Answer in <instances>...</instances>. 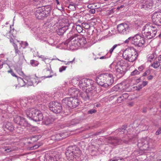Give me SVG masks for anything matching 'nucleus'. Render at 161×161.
I'll use <instances>...</instances> for the list:
<instances>
[{"label":"nucleus","mask_w":161,"mask_h":161,"mask_svg":"<svg viewBox=\"0 0 161 161\" xmlns=\"http://www.w3.org/2000/svg\"><path fill=\"white\" fill-rule=\"evenodd\" d=\"M5 128L10 131H12L14 129V127L12 123L8 122L5 125Z\"/></svg>","instance_id":"nucleus-32"},{"label":"nucleus","mask_w":161,"mask_h":161,"mask_svg":"<svg viewBox=\"0 0 161 161\" xmlns=\"http://www.w3.org/2000/svg\"><path fill=\"white\" fill-rule=\"evenodd\" d=\"M53 121V119L51 118V117H46L43 121V122L45 125H48L51 124Z\"/></svg>","instance_id":"nucleus-30"},{"label":"nucleus","mask_w":161,"mask_h":161,"mask_svg":"<svg viewBox=\"0 0 161 161\" xmlns=\"http://www.w3.org/2000/svg\"><path fill=\"white\" fill-rule=\"evenodd\" d=\"M81 97L85 101L91 100L93 97L92 91L86 89L80 94Z\"/></svg>","instance_id":"nucleus-15"},{"label":"nucleus","mask_w":161,"mask_h":161,"mask_svg":"<svg viewBox=\"0 0 161 161\" xmlns=\"http://www.w3.org/2000/svg\"><path fill=\"white\" fill-rule=\"evenodd\" d=\"M161 133V127H159L156 132V135H158Z\"/></svg>","instance_id":"nucleus-54"},{"label":"nucleus","mask_w":161,"mask_h":161,"mask_svg":"<svg viewBox=\"0 0 161 161\" xmlns=\"http://www.w3.org/2000/svg\"><path fill=\"white\" fill-rule=\"evenodd\" d=\"M125 62L123 61H121L118 63V65L115 67V70L117 75H121L122 76L125 74Z\"/></svg>","instance_id":"nucleus-13"},{"label":"nucleus","mask_w":161,"mask_h":161,"mask_svg":"<svg viewBox=\"0 0 161 161\" xmlns=\"http://www.w3.org/2000/svg\"><path fill=\"white\" fill-rule=\"evenodd\" d=\"M3 65V60H0V68L2 67Z\"/></svg>","instance_id":"nucleus-61"},{"label":"nucleus","mask_w":161,"mask_h":161,"mask_svg":"<svg viewBox=\"0 0 161 161\" xmlns=\"http://www.w3.org/2000/svg\"><path fill=\"white\" fill-rule=\"evenodd\" d=\"M13 45L15 50L16 56L18 55L20 58H21L22 59H24V57L22 51H21L18 49L17 45L15 43H13Z\"/></svg>","instance_id":"nucleus-24"},{"label":"nucleus","mask_w":161,"mask_h":161,"mask_svg":"<svg viewBox=\"0 0 161 161\" xmlns=\"http://www.w3.org/2000/svg\"><path fill=\"white\" fill-rule=\"evenodd\" d=\"M82 26L86 29H88L90 27V25L89 24L87 23H83L81 24Z\"/></svg>","instance_id":"nucleus-39"},{"label":"nucleus","mask_w":161,"mask_h":161,"mask_svg":"<svg viewBox=\"0 0 161 161\" xmlns=\"http://www.w3.org/2000/svg\"><path fill=\"white\" fill-rule=\"evenodd\" d=\"M132 39V37H129L127 39L125 40V41L124 42L125 43H128L129 42V41H130V43H131V41Z\"/></svg>","instance_id":"nucleus-51"},{"label":"nucleus","mask_w":161,"mask_h":161,"mask_svg":"<svg viewBox=\"0 0 161 161\" xmlns=\"http://www.w3.org/2000/svg\"><path fill=\"white\" fill-rule=\"evenodd\" d=\"M19 81L21 86H23L25 85H27V86L33 85L31 79L28 77H26L24 79L19 78Z\"/></svg>","instance_id":"nucleus-17"},{"label":"nucleus","mask_w":161,"mask_h":161,"mask_svg":"<svg viewBox=\"0 0 161 161\" xmlns=\"http://www.w3.org/2000/svg\"><path fill=\"white\" fill-rule=\"evenodd\" d=\"M18 72L19 74L20 75L22 76L24 75L23 72L20 70H19Z\"/></svg>","instance_id":"nucleus-60"},{"label":"nucleus","mask_w":161,"mask_h":161,"mask_svg":"<svg viewBox=\"0 0 161 161\" xmlns=\"http://www.w3.org/2000/svg\"><path fill=\"white\" fill-rule=\"evenodd\" d=\"M55 3L58 5L59 4V2L58 0H55Z\"/></svg>","instance_id":"nucleus-63"},{"label":"nucleus","mask_w":161,"mask_h":161,"mask_svg":"<svg viewBox=\"0 0 161 161\" xmlns=\"http://www.w3.org/2000/svg\"><path fill=\"white\" fill-rule=\"evenodd\" d=\"M145 42L144 38L138 34H136L132 37L131 44L136 46L141 47L144 44Z\"/></svg>","instance_id":"nucleus-9"},{"label":"nucleus","mask_w":161,"mask_h":161,"mask_svg":"<svg viewBox=\"0 0 161 161\" xmlns=\"http://www.w3.org/2000/svg\"><path fill=\"white\" fill-rule=\"evenodd\" d=\"M89 12L91 14H94L95 12V10L94 9H91L89 10Z\"/></svg>","instance_id":"nucleus-57"},{"label":"nucleus","mask_w":161,"mask_h":161,"mask_svg":"<svg viewBox=\"0 0 161 161\" xmlns=\"http://www.w3.org/2000/svg\"><path fill=\"white\" fill-rule=\"evenodd\" d=\"M75 59V58H74L72 61H68L67 62V63H65V64H69L70 63H73L74 62ZM58 60L60 61V60H59V59H58ZM60 61H61L62 62H64L65 63V62H66L65 61H63H63L60 60Z\"/></svg>","instance_id":"nucleus-53"},{"label":"nucleus","mask_w":161,"mask_h":161,"mask_svg":"<svg viewBox=\"0 0 161 161\" xmlns=\"http://www.w3.org/2000/svg\"><path fill=\"white\" fill-rule=\"evenodd\" d=\"M90 80L86 78L83 79L79 82V85L80 88L83 89L89 86Z\"/></svg>","instance_id":"nucleus-20"},{"label":"nucleus","mask_w":161,"mask_h":161,"mask_svg":"<svg viewBox=\"0 0 161 161\" xmlns=\"http://www.w3.org/2000/svg\"><path fill=\"white\" fill-rule=\"evenodd\" d=\"M38 57L39 58H41L42 59V60L43 61H45V60L47 59V58H46L44 56L42 55L39 56H38Z\"/></svg>","instance_id":"nucleus-56"},{"label":"nucleus","mask_w":161,"mask_h":161,"mask_svg":"<svg viewBox=\"0 0 161 161\" xmlns=\"http://www.w3.org/2000/svg\"><path fill=\"white\" fill-rule=\"evenodd\" d=\"M158 60H159L160 62H161V54L158 57Z\"/></svg>","instance_id":"nucleus-62"},{"label":"nucleus","mask_w":161,"mask_h":161,"mask_svg":"<svg viewBox=\"0 0 161 161\" xmlns=\"http://www.w3.org/2000/svg\"><path fill=\"white\" fill-rule=\"evenodd\" d=\"M117 46L118 45L117 44H115L113 46V47L111 48L109 51L110 53L111 54L112 53L114 50L116 48Z\"/></svg>","instance_id":"nucleus-45"},{"label":"nucleus","mask_w":161,"mask_h":161,"mask_svg":"<svg viewBox=\"0 0 161 161\" xmlns=\"http://www.w3.org/2000/svg\"><path fill=\"white\" fill-rule=\"evenodd\" d=\"M155 55V54L154 53L148 54L147 56V61L151 62L154 58Z\"/></svg>","instance_id":"nucleus-34"},{"label":"nucleus","mask_w":161,"mask_h":161,"mask_svg":"<svg viewBox=\"0 0 161 161\" xmlns=\"http://www.w3.org/2000/svg\"><path fill=\"white\" fill-rule=\"evenodd\" d=\"M129 95L127 93L123 94L122 95L118 97L117 99V101L119 103H121L122 101L126 99L129 97Z\"/></svg>","instance_id":"nucleus-29"},{"label":"nucleus","mask_w":161,"mask_h":161,"mask_svg":"<svg viewBox=\"0 0 161 161\" xmlns=\"http://www.w3.org/2000/svg\"><path fill=\"white\" fill-rule=\"evenodd\" d=\"M150 141L151 140L149 137L142 138L138 140L137 146L142 150H150L149 147Z\"/></svg>","instance_id":"nucleus-7"},{"label":"nucleus","mask_w":161,"mask_h":161,"mask_svg":"<svg viewBox=\"0 0 161 161\" xmlns=\"http://www.w3.org/2000/svg\"><path fill=\"white\" fill-rule=\"evenodd\" d=\"M4 150L5 151H6L8 153L13 151V149L12 148H8L6 147L4 149Z\"/></svg>","instance_id":"nucleus-48"},{"label":"nucleus","mask_w":161,"mask_h":161,"mask_svg":"<svg viewBox=\"0 0 161 161\" xmlns=\"http://www.w3.org/2000/svg\"><path fill=\"white\" fill-rule=\"evenodd\" d=\"M68 39L65 42V44H67V46H69L70 49L74 50L77 49L79 47L78 35L77 34H70V36L67 35Z\"/></svg>","instance_id":"nucleus-4"},{"label":"nucleus","mask_w":161,"mask_h":161,"mask_svg":"<svg viewBox=\"0 0 161 161\" xmlns=\"http://www.w3.org/2000/svg\"><path fill=\"white\" fill-rule=\"evenodd\" d=\"M107 76L105 75L104 74H101L97 76L96 79L97 83L102 86L105 88L106 81L105 78H107Z\"/></svg>","instance_id":"nucleus-16"},{"label":"nucleus","mask_w":161,"mask_h":161,"mask_svg":"<svg viewBox=\"0 0 161 161\" xmlns=\"http://www.w3.org/2000/svg\"><path fill=\"white\" fill-rule=\"evenodd\" d=\"M30 63L33 67L36 66L39 64V63L37 61L34 60H31Z\"/></svg>","instance_id":"nucleus-36"},{"label":"nucleus","mask_w":161,"mask_h":161,"mask_svg":"<svg viewBox=\"0 0 161 161\" xmlns=\"http://www.w3.org/2000/svg\"><path fill=\"white\" fill-rule=\"evenodd\" d=\"M140 73L139 71L137 69H135L134 71L131 72L130 75L132 76L135 75L139 74Z\"/></svg>","instance_id":"nucleus-41"},{"label":"nucleus","mask_w":161,"mask_h":161,"mask_svg":"<svg viewBox=\"0 0 161 161\" xmlns=\"http://www.w3.org/2000/svg\"><path fill=\"white\" fill-rule=\"evenodd\" d=\"M126 88L124 87V86L121 84H119L118 85H117L115 86H114L111 89V91H117L119 90H126Z\"/></svg>","instance_id":"nucleus-27"},{"label":"nucleus","mask_w":161,"mask_h":161,"mask_svg":"<svg viewBox=\"0 0 161 161\" xmlns=\"http://www.w3.org/2000/svg\"><path fill=\"white\" fill-rule=\"evenodd\" d=\"M10 30L9 31V32L8 34H7V36H9L10 38H11V39H10V42H13V39L12 36L11 35H12L13 37H14L15 35V33H16V31H15L14 29V28H13L12 30H11L12 29V26L10 25Z\"/></svg>","instance_id":"nucleus-28"},{"label":"nucleus","mask_w":161,"mask_h":161,"mask_svg":"<svg viewBox=\"0 0 161 161\" xmlns=\"http://www.w3.org/2000/svg\"><path fill=\"white\" fill-rule=\"evenodd\" d=\"M152 19L154 24L159 26H161V12H155L152 14Z\"/></svg>","instance_id":"nucleus-11"},{"label":"nucleus","mask_w":161,"mask_h":161,"mask_svg":"<svg viewBox=\"0 0 161 161\" xmlns=\"http://www.w3.org/2000/svg\"><path fill=\"white\" fill-rule=\"evenodd\" d=\"M8 73H10L11 74V75L14 76V77H15L16 78H17V79H18V80H19V79L18 78V76L15 74L13 72V71H12V70H10L9 71H8Z\"/></svg>","instance_id":"nucleus-44"},{"label":"nucleus","mask_w":161,"mask_h":161,"mask_svg":"<svg viewBox=\"0 0 161 161\" xmlns=\"http://www.w3.org/2000/svg\"><path fill=\"white\" fill-rule=\"evenodd\" d=\"M125 126H123L122 127V128H119L118 129V131L120 133V134L124 133L125 131H126L125 130Z\"/></svg>","instance_id":"nucleus-40"},{"label":"nucleus","mask_w":161,"mask_h":161,"mask_svg":"<svg viewBox=\"0 0 161 161\" xmlns=\"http://www.w3.org/2000/svg\"><path fill=\"white\" fill-rule=\"evenodd\" d=\"M157 29L149 24H147L142 28V34L143 37L148 39L154 37L157 33Z\"/></svg>","instance_id":"nucleus-2"},{"label":"nucleus","mask_w":161,"mask_h":161,"mask_svg":"<svg viewBox=\"0 0 161 161\" xmlns=\"http://www.w3.org/2000/svg\"><path fill=\"white\" fill-rule=\"evenodd\" d=\"M112 160V161H124V160L123 158H115L114 160Z\"/></svg>","instance_id":"nucleus-52"},{"label":"nucleus","mask_w":161,"mask_h":161,"mask_svg":"<svg viewBox=\"0 0 161 161\" xmlns=\"http://www.w3.org/2000/svg\"><path fill=\"white\" fill-rule=\"evenodd\" d=\"M40 146V145L36 144L31 147V150H33L38 148Z\"/></svg>","instance_id":"nucleus-49"},{"label":"nucleus","mask_w":161,"mask_h":161,"mask_svg":"<svg viewBox=\"0 0 161 161\" xmlns=\"http://www.w3.org/2000/svg\"><path fill=\"white\" fill-rule=\"evenodd\" d=\"M69 25H64V26H60L58 29L56 30V32L59 35H62L67 30L69 27Z\"/></svg>","instance_id":"nucleus-21"},{"label":"nucleus","mask_w":161,"mask_h":161,"mask_svg":"<svg viewBox=\"0 0 161 161\" xmlns=\"http://www.w3.org/2000/svg\"><path fill=\"white\" fill-rule=\"evenodd\" d=\"M19 125L21 126L27 127L29 126L30 124L28 123L23 117H22Z\"/></svg>","instance_id":"nucleus-31"},{"label":"nucleus","mask_w":161,"mask_h":161,"mask_svg":"<svg viewBox=\"0 0 161 161\" xmlns=\"http://www.w3.org/2000/svg\"><path fill=\"white\" fill-rule=\"evenodd\" d=\"M66 137L64 133L58 134L53 135L52 136V139L55 141H58L62 140Z\"/></svg>","instance_id":"nucleus-25"},{"label":"nucleus","mask_w":161,"mask_h":161,"mask_svg":"<svg viewBox=\"0 0 161 161\" xmlns=\"http://www.w3.org/2000/svg\"><path fill=\"white\" fill-rule=\"evenodd\" d=\"M67 68L66 66H62L61 67H60L59 68V72H61L65 70L66 68Z\"/></svg>","instance_id":"nucleus-47"},{"label":"nucleus","mask_w":161,"mask_h":161,"mask_svg":"<svg viewBox=\"0 0 161 161\" xmlns=\"http://www.w3.org/2000/svg\"><path fill=\"white\" fill-rule=\"evenodd\" d=\"M69 26L70 27H70L72 28L71 30L68 34V35L69 36H70V34H76V32L80 33L83 31L82 26L79 25H74L73 24H71L69 25Z\"/></svg>","instance_id":"nucleus-14"},{"label":"nucleus","mask_w":161,"mask_h":161,"mask_svg":"<svg viewBox=\"0 0 161 161\" xmlns=\"http://www.w3.org/2000/svg\"><path fill=\"white\" fill-rule=\"evenodd\" d=\"M153 2L152 0H147L143 3L142 8L145 9H148L152 8L153 5Z\"/></svg>","instance_id":"nucleus-22"},{"label":"nucleus","mask_w":161,"mask_h":161,"mask_svg":"<svg viewBox=\"0 0 161 161\" xmlns=\"http://www.w3.org/2000/svg\"><path fill=\"white\" fill-rule=\"evenodd\" d=\"M78 80H77V78H75L72 80V82L75 84V83L77 84L78 83Z\"/></svg>","instance_id":"nucleus-55"},{"label":"nucleus","mask_w":161,"mask_h":161,"mask_svg":"<svg viewBox=\"0 0 161 161\" xmlns=\"http://www.w3.org/2000/svg\"><path fill=\"white\" fill-rule=\"evenodd\" d=\"M122 56L127 61L133 62L136 60L138 55L134 48L130 47L127 48L124 51Z\"/></svg>","instance_id":"nucleus-3"},{"label":"nucleus","mask_w":161,"mask_h":161,"mask_svg":"<svg viewBox=\"0 0 161 161\" xmlns=\"http://www.w3.org/2000/svg\"><path fill=\"white\" fill-rule=\"evenodd\" d=\"M48 107L50 110L55 113H60L62 109V107L60 103L57 102L50 103Z\"/></svg>","instance_id":"nucleus-10"},{"label":"nucleus","mask_w":161,"mask_h":161,"mask_svg":"<svg viewBox=\"0 0 161 161\" xmlns=\"http://www.w3.org/2000/svg\"><path fill=\"white\" fill-rule=\"evenodd\" d=\"M79 93L80 94V93L78 90L74 87L70 88L68 90V94L74 97V98H76Z\"/></svg>","instance_id":"nucleus-23"},{"label":"nucleus","mask_w":161,"mask_h":161,"mask_svg":"<svg viewBox=\"0 0 161 161\" xmlns=\"http://www.w3.org/2000/svg\"><path fill=\"white\" fill-rule=\"evenodd\" d=\"M96 112V110L95 109H91L88 111V113L89 114H92Z\"/></svg>","instance_id":"nucleus-50"},{"label":"nucleus","mask_w":161,"mask_h":161,"mask_svg":"<svg viewBox=\"0 0 161 161\" xmlns=\"http://www.w3.org/2000/svg\"><path fill=\"white\" fill-rule=\"evenodd\" d=\"M147 81H144L142 82V85L139 86V89H141L142 87L145 86L146 85H147Z\"/></svg>","instance_id":"nucleus-43"},{"label":"nucleus","mask_w":161,"mask_h":161,"mask_svg":"<svg viewBox=\"0 0 161 161\" xmlns=\"http://www.w3.org/2000/svg\"><path fill=\"white\" fill-rule=\"evenodd\" d=\"M108 57L106 56L105 55L104 56H102L101 57H100L99 58V59H105L108 58Z\"/></svg>","instance_id":"nucleus-59"},{"label":"nucleus","mask_w":161,"mask_h":161,"mask_svg":"<svg viewBox=\"0 0 161 161\" xmlns=\"http://www.w3.org/2000/svg\"><path fill=\"white\" fill-rule=\"evenodd\" d=\"M42 41H44V42H46V43H48L50 44L49 42L48 41L46 40H42Z\"/></svg>","instance_id":"nucleus-64"},{"label":"nucleus","mask_w":161,"mask_h":161,"mask_svg":"<svg viewBox=\"0 0 161 161\" xmlns=\"http://www.w3.org/2000/svg\"><path fill=\"white\" fill-rule=\"evenodd\" d=\"M118 31L122 34H127L130 31L129 25L126 23H121L117 26Z\"/></svg>","instance_id":"nucleus-12"},{"label":"nucleus","mask_w":161,"mask_h":161,"mask_svg":"<svg viewBox=\"0 0 161 161\" xmlns=\"http://www.w3.org/2000/svg\"><path fill=\"white\" fill-rule=\"evenodd\" d=\"M80 150L79 148L74 146L69 147L66 152V154L67 157H72L75 156L78 157L79 155H80Z\"/></svg>","instance_id":"nucleus-8"},{"label":"nucleus","mask_w":161,"mask_h":161,"mask_svg":"<svg viewBox=\"0 0 161 161\" xmlns=\"http://www.w3.org/2000/svg\"><path fill=\"white\" fill-rule=\"evenodd\" d=\"M27 117L36 122L42 121L43 118L42 113L38 109L34 108H30L26 111Z\"/></svg>","instance_id":"nucleus-1"},{"label":"nucleus","mask_w":161,"mask_h":161,"mask_svg":"<svg viewBox=\"0 0 161 161\" xmlns=\"http://www.w3.org/2000/svg\"><path fill=\"white\" fill-rule=\"evenodd\" d=\"M105 76H107V78H105V88H107L108 86L111 85L114 81V77L113 75L108 73H104Z\"/></svg>","instance_id":"nucleus-18"},{"label":"nucleus","mask_w":161,"mask_h":161,"mask_svg":"<svg viewBox=\"0 0 161 161\" xmlns=\"http://www.w3.org/2000/svg\"><path fill=\"white\" fill-rule=\"evenodd\" d=\"M78 38L79 47H83L87 43L86 38L82 36H78Z\"/></svg>","instance_id":"nucleus-26"},{"label":"nucleus","mask_w":161,"mask_h":161,"mask_svg":"<svg viewBox=\"0 0 161 161\" xmlns=\"http://www.w3.org/2000/svg\"><path fill=\"white\" fill-rule=\"evenodd\" d=\"M22 117L17 116L14 119V122L17 124H19Z\"/></svg>","instance_id":"nucleus-37"},{"label":"nucleus","mask_w":161,"mask_h":161,"mask_svg":"<svg viewBox=\"0 0 161 161\" xmlns=\"http://www.w3.org/2000/svg\"><path fill=\"white\" fill-rule=\"evenodd\" d=\"M129 139L128 136L126 135L125 136V140L123 138H122V140L115 138L113 139L110 143L113 145H115L121 144L123 142L126 143L128 142Z\"/></svg>","instance_id":"nucleus-19"},{"label":"nucleus","mask_w":161,"mask_h":161,"mask_svg":"<svg viewBox=\"0 0 161 161\" xmlns=\"http://www.w3.org/2000/svg\"><path fill=\"white\" fill-rule=\"evenodd\" d=\"M48 96L45 94H42V96H38L37 97L38 98L39 101H44V99H46L47 98Z\"/></svg>","instance_id":"nucleus-35"},{"label":"nucleus","mask_w":161,"mask_h":161,"mask_svg":"<svg viewBox=\"0 0 161 161\" xmlns=\"http://www.w3.org/2000/svg\"><path fill=\"white\" fill-rule=\"evenodd\" d=\"M151 73L150 70L149 69H147L146 71L143 74L142 76H145L147 75H148Z\"/></svg>","instance_id":"nucleus-42"},{"label":"nucleus","mask_w":161,"mask_h":161,"mask_svg":"<svg viewBox=\"0 0 161 161\" xmlns=\"http://www.w3.org/2000/svg\"><path fill=\"white\" fill-rule=\"evenodd\" d=\"M158 61H157L154 62L152 64L151 66L153 67L155 69H156L158 68L160 65L161 66V62L159 60Z\"/></svg>","instance_id":"nucleus-33"},{"label":"nucleus","mask_w":161,"mask_h":161,"mask_svg":"<svg viewBox=\"0 0 161 161\" xmlns=\"http://www.w3.org/2000/svg\"><path fill=\"white\" fill-rule=\"evenodd\" d=\"M51 11L50 6L39 7L35 12V16L39 19H43L49 15Z\"/></svg>","instance_id":"nucleus-5"},{"label":"nucleus","mask_w":161,"mask_h":161,"mask_svg":"<svg viewBox=\"0 0 161 161\" xmlns=\"http://www.w3.org/2000/svg\"><path fill=\"white\" fill-rule=\"evenodd\" d=\"M79 101L77 98L72 97H66L63 99L62 103L63 106L68 108H74L79 104Z\"/></svg>","instance_id":"nucleus-6"},{"label":"nucleus","mask_w":161,"mask_h":161,"mask_svg":"<svg viewBox=\"0 0 161 161\" xmlns=\"http://www.w3.org/2000/svg\"><path fill=\"white\" fill-rule=\"evenodd\" d=\"M145 65L144 64L140 66L138 69L139 71H142L145 69Z\"/></svg>","instance_id":"nucleus-46"},{"label":"nucleus","mask_w":161,"mask_h":161,"mask_svg":"<svg viewBox=\"0 0 161 161\" xmlns=\"http://www.w3.org/2000/svg\"><path fill=\"white\" fill-rule=\"evenodd\" d=\"M79 120L76 119H75L72 120L71 121L70 124L69 126H71V125H73L77 124L79 123Z\"/></svg>","instance_id":"nucleus-38"},{"label":"nucleus","mask_w":161,"mask_h":161,"mask_svg":"<svg viewBox=\"0 0 161 161\" xmlns=\"http://www.w3.org/2000/svg\"><path fill=\"white\" fill-rule=\"evenodd\" d=\"M153 78V76L150 75L147 77V79L149 80H152Z\"/></svg>","instance_id":"nucleus-58"}]
</instances>
